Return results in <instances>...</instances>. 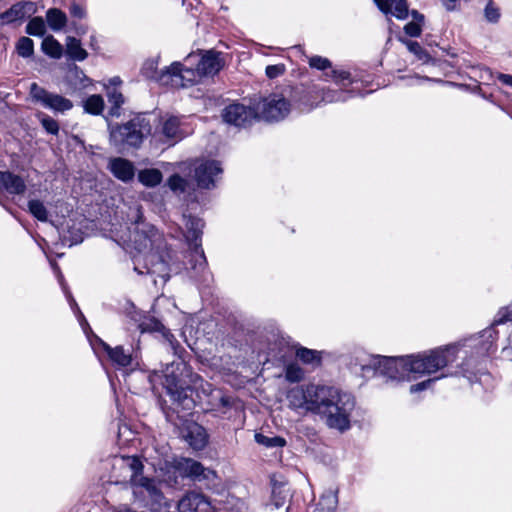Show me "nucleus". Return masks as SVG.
Segmentation results:
<instances>
[{
    "label": "nucleus",
    "mask_w": 512,
    "mask_h": 512,
    "mask_svg": "<svg viewBox=\"0 0 512 512\" xmlns=\"http://www.w3.org/2000/svg\"><path fill=\"white\" fill-rule=\"evenodd\" d=\"M413 80L415 81L416 84H420L423 81H433V79H430L428 77H420V76L413 77Z\"/></svg>",
    "instance_id": "obj_54"
},
{
    "label": "nucleus",
    "mask_w": 512,
    "mask_h": 512,
    "mask_svg": "<svg viewBox=\"0 0 512 512\" xmlns=\"http://www.w3.org/2000/svg\"><path fill=\"white\" fill-rule=\"evenodd\" d=\"M194 179L198 187L211 189L222 174L220 162L216 160L200 159L193 162Z\"/></svg>",
    "instance_id": "obj_9"
},
{
    "label": "nucleus",
    "mask_w": 512,
    "mask_h": 512,
    "mask_svg": "<svg viewBox=\"0 0 512 512\" xmlns=\"http://www.w3.org/2000/svg\"><path fill=\"white\" fill-rule=\"evenodd\" d=\"M53 270L57 273L59 279H61V274L59 272L58 266L55 263H51Z\"/></svg>",
    "instance_id": "obj_55"
},
{
    "label": "nucleus",
    "mask_w": 512,
    "mask_h": 512,
    "mask_svg": "<svg viewBox=\"0 0 512 512\" xmlns=\"http://www.w3.org/2000/svg\"><path fill=\"white\" fill-rule=\"evenodd\" d=\"M157 67H158V61L157 60H154V59H151V60H147L143 67H142V74L147 77V78H150V79H154L156 80L157 82H159L161 85H164L166 86L164 83H162L160 81V76L165 73L169 68L167 67L165 70L161 71L160 73L157 72Z\"/></svg>",
    "instance_id": "obj_32"
},
{
    "label": "nucleus",
    "mask_w": 512,
    "mask_h": 512,
    "mask_svg": "<svg viewBox=\"0 0 512 512\" xmlns=\"http://www.w3.org/2000/svg\"><path fill=\"white\" fill-rule=\"evenodd\" d=\"M36 12L37 4L35 2H18L6 12L0 14V20L4 24H10L31 17Z\"/></svg>",
    "instance_id": "obj_14"
},
{
    "label": "nucleus",
    "mask_w": 512,
    "mask_h": 512,
    "mask_svg": "<svg viewBox=\"0 0 512 512\" xmlns=\"http://www.w3.org/2000/svg\"><path fill=\"white\" fill-rule=\"evenodd\" d=\"M162 376L164 379L162 385L174 400L186 398L189 382H194V380H187L192 377V374L184 361L177 359L168 364L162 371Z\"/></svg>",
    "instance_id": "obj_6"
},
{
    "label": "nucleus",
    "mask_w": 512,
    "mask_h": 512,
    "mask_svg": "<svg viewBox=\"0 0 512 512\" xmlns=\"http://www.w3.org/2000/svg\"><path fill=\"white\" fill-rule=\"evenodd\" d=\"M105 89L108 101L112 104L109 114L111 116L118 117L120 115L119 109L121 105L124 103L123 95L120 91H118L117 88H110L108 86H105Z\"/></svg>",
    "instance_id": "obj_28"
},
{
    "label": "nucleus",
    "mask_w": 512,
    "mask_h": 512,
    "mask_svg": "<svg viewBox=\"0 0 512 512\" xmlns=\"http://www.w3.org/2000/svg\"><path fill=\"white\" fill-rule=\"evenodd\" d=\"M70 14L74 18L83 19L86 16V10L83 6H81L77 3H73L70 6Z\"/></svg>",
    "instance_id": "obj_47"
},
{
    "label": "nucleus",
    "mask_w": 512,
    "mask_h": 512,
    "mask_svg": "<svg viewBox=\"0 0 512 512\" xmlns=\"http://www.w3.org/2000/svg\"><path fill=\"white\" fill-rule=\"evenodd\" d=\"M289 496L288 489L282 484L274 483L272 486L271 502L269 507L278 509L282 507Z\"/></svg>",
    "instance_id": "obj_26"
},
{
    "label": "nucleus",
    "mask_w": 512,
    "mask_h": 512,
    "mask_svg": "<svg viewBox=\"0 0 512 512\" xmlns=\"http://www.w3.org/2000/svg\"><path fill=\"white\" fill-rule=\"evenodd\" d=\"M457 352V345H447L406 356H376L372 359V365L377 372L393 381L411 382L427 377L426 380L410 386V393L414 394L430 389L438 380L437 376L432 375L453 363Z\"/></svg>",
    "instance_id": "obj_2"
},
{
    "label": "nucleus",
    "mask_w": 512,
    "mask_h": 512,
    "mask_svg": "<svg viewBox=\"0 0 512 512\" xmlns=\"http://www.w3.org/2000/svg\"><path fill=\"white\" fill-rule=\"evenodd\" d=\"M66 53L75 61H83L87 58L88 53L82 47L80 40L75 37H67L66 39Z\"/></svg>",
    "instance_id": "obj_23"
},
{
    "label": "nucleus",
    "mask_w": 512,
    "mask_h": 512,
    "mask_svg": "<svg viewBox=\"0 0 512 512\" xmlns=\"http://www.w3.org/2000/svg\"><path fill=\"white\" fill-rule=\"evenodd\" d=\"M255 441L268 448L283 447L286 444L285 439L280 436H266L261 433L255 434Z\"/></svg>",
    "instance_id": "obj_33"
},
{
    "label": "nucleus",
    "mask_w": 512,
    "mask_h": 512,
    "mask_svg": "<svg viewBox=\"0 0 512 512\" xmlns=\"http://www.w3.org/2000/svg\"><path fill=\"white\" fill-rule=\"evenodd\" d=\"M308 63L311 68L317 70H326L328 68H331L330 60L318 55L310 57Z\"/></svg>",
    "instance_id": "obj_43"
},
{
    "label": "nucleus",
    "mask_w": 512,
    "mask_h": 512,
    "mask_svg": "<svg viewBox=\"0 0 512 512\" xmlns=\"http://www.w3.org/2000/svg\"><path fill=\"white\" fill-rule=\"evenodd\" d=\"M42 50L45 54L55 59H59L63 54L62 45L53 36L44 38Z\"/></svg>",
    "instance_id": "obj_30"
},
{
    "label": "nucleus",
    "mask_w": 512,
    "mask_h": 512,
    "mask_svg": "<svg viewBox=\"0 0 512 512\" xmlns=\"http://www.w3.org/2000/svg\"><path fill=\"white\" fill-rule=\"evenodd\" d=\"M31 98L39 102L43 107L52 110L54 113L64 114L73 108V102L56 93H51L46 89L40 87L37 83L30 85Z\"/></svg>",
    "instance_id": "obj_8"
},
{
    "label": "nucleus",
    "mask_w": 512,
    "mask_h": 512,
    "mask_svg": "<svg viewBox=\"0 0 512 512\" xmlns=\"http://www.w3.org/2000/svg\"><path fill=\"white\" fill-rule=\"evenodd\" d=\"M258 117L266 121L284 119L291 110L290 102L281 94H272L256 104Z\"/></svg>",
    "instance_id": "obj_7"
},
{
    "label": "nucleus",
    "mask_w": 512,
    "mask_h": 512,
    "mask_svg": "<svg viewBox=\"0 0 512 512\" xmlns=\"http://www.w3.org/2000/svg\"><path fill=\"white\" fill-rule=\"evenodd\" d=\"M183 222L185 230L183 231V236L190 247H193L195 250L196 264L194 268L198 265L199 267H203L206 263V259L203 251L200 249V243L198 242L200 235L202 233L203 223L200 219L195 217H187L183 216Z\"/></svg>",
    "instance_id": "obj_11"
},
{
    "label": "nucleus",
    "mask_w": 512,
    "mask_h": 512,
    "mask_svg": "<svg viewBox=\"0 0 512 512\" xmlns=\"http://www.w3.org/2000/svg\"><path fill=\"white\" fill-rule=\"evenodd\" d=\"M138 328L142 333L156 331L161 332L163 334V337L169 342L172 348H174V336L168 330L165 329V327L159 320L153 317H146L139 323Z\"/></svg>",
    "instance_id": "obj_22"
},
{
    "label": "nucleus",
    "mask_w": 512,
    "mask_h": 512,
    "mask_svg": "<svg viewBox=\"0 0 512 512\" xmlns=\"http://www.w3.org/2000/svg\"><path fill=\"white\" fill-rule=\"evenodd\" d=\"M168 186L174 192H184L186 188V181L179 175H172L168 179Z\"/></svg>",
    "instance_id": "obj_45"
},
{
    "label": "nucleus",
    "mask_w": 512,
    "mask_h": 512,
    "mask_svg": "<svg viewBox=\"0 0 512 512\" xmlns=\"http://www.w3.org/2000/svg\"><path fill=\"white\" fill-rule=\"evenodd\" d=\"M133 228L129 237L124 239L139 253H144L143 263L146 273L155 275L166 283L170 277L169 261L171 253L167 250L163 235L154 226L143 220L139 206L131 208Z\"/></svg>",
    "instance_id": "obj_3"
},
{
    "label": "nucleus",
    "mask_w": 512,
    "mask_h": 512,
    "mask_svg": "<svg viewBox=\"0 0 512 512\" xmlns=\"http://www.w3.org/2000/svg\"><path fill=\"white\" fill-rule=\"evenodd\" d=\"M162 179L161 171L155 168L143 169L138 173L139 182L146 187H155L161 183Z\"/></svg>",
    "instance_id": "obj_24"
},
{
    "label": "nucleus",
    "mask_w": 512,
    "mask_h": 512,
    "mask_svg": "<svg viewBox=\"0 0 512 512\" xmlns=\"http://www.w3.org/2000/svg\"><path fill=\"white\" fill-rule=\"evenodd\" d=\"M45 30V22L41 17L32 18L26 26V32L33 36H42Z\"/></svg>",
    "instance_id": "obj_36"
},
{
    "label": "nucleus",
    "mask_w": 512,
    "mask_h": 512,
    "mask_svg": "<svg viewBox=\"0 0 512 512\" xmlns=\"http://www.w3.org/2000/svg\"><path fill=\"white\" fill-rule=\"evenodd\" d=\"M322 98L321 101L324 103H333L339 101H346L348 99L347 93L339 90H322L321 91Z\"/></svg>",
    "instance_id": "obj_37"
},
{
    "label": "nucleus",
    "mask_w": 512,
    "mask_h": 512,
    "mask_svg": "<svg viewBox=\"0 0 512 512\" xmlns=\"http://www.w3.org/2000/svg\"><path fill=\"white\" fill-rule=\"evenodd\" d=\"M16 49L20 56L29 57L34 51L33 41L28 37H22L19 39Z\"/></svg>",
    "instance_id": "obj_38"
},
{
    "label": "nucleus",
    "mask_w": 512,
    "mask_h": 512,
    "mask_svg": "<svg viewBox=\"0 0 512 512\" xmlns=\"http://www.w3.org/2000/svg\"><path fill=\"white\" fill-rule=\"evenodd\" d=\"M83 109L91 115H100L105 107L104 99L101 95L93 94L83 101Z\"/></svg>",
    "instance_id": "obj_25"
},
{
    "label": "nucleus",
    "mask_w": 512,
    "mask_h": 512,
    "mask_svg": "<svg viewBox=\"0 0 512 512\" xmlns=\"http://www.w3.org/2000/svg\"><path fill=\"white\" fill-rule=\"evenodd\" d=\"M25 180L10 171H0V191H6L11 195H23L26 192Z\"/></svg>",
    "instance_id": "obj_16"
},
{
    "label": "nucleus",
    "mask_w": 512,
    "mask_h": 512,
    "mask_svg": "<svg viewBox=\"0 0 512 512\" xmlns=\"http://www.w3.org/2000/svg\"><path fill=\"white\" fill-rule=\"evenodd\" d=\"M401 41L407 46L408 50L413 53L419 60L423 62H427L429 60V55L426 53V51L419 45V43L414 41H407L402 40Z\"/></svg>",
    "instance_id": "obj_41"
},
{
    "label": "nucleus",
    "mask_w": 512,
    "mask_h": 512,
    "mask_svg": "<svg viewBox=\"0 0 512 512\" xmlns=\"http://www.w3.org/2000/svg\"><path fill=\"white\" fill-rule=\"evenodd\" d=\"M37 117L42 125V127L45 129L47 133H50L52 135H57L59 132V124L58 122L53 119L51 116L45 114V113H38Z\"/></svg>",
    "instance_id": "obj_35"
},
{
    "label": "nucleus",
    "mask_w": 512,
    "mask_h": 512,
    "mask_svg": "<svg viewBox=\"0 0 512 512\" xmlns=\"http://www.w3.org/2000/svg\"><path fill=\"white\" fill-rule=\"evenodd\" d=\"M497 78L504 85L512 87V75H509V74H499L497 76Z\"/></svg>",
    "instance_id": "obj_48"
},
{
    "label": "nucleus",
    "mask_w": 512,
    "mask_h": 512,
    "mask_svg": "<svg viewBox=\"0 0 512 512\" xmlns=\"http://www.w3.org/2000/svg\"><path fill=\"white\" fill-rule=\"evenodd\" d=\"M158 374L157 373H154L153 375L150 376V381L153 382L154 381V378L157 377Z\"/></svg>",
    "instance_id": "obj_56"
},
{
    "label": "nucleus",
    "mask_w": 512,
    "mask_h": 512,
    "mask_svg": "<svg viewBox=\"0 0 512 512\" xmlns=\"http://www.w3.org/2000/svg\"><path fill=\"white\" fill-rule=\"evenodd\" d=\"M507 321L512 322V302L499 310L497 318L495 319L496 324H502Z\"/></svg>",
    "instance_id": "obj_46"
},
{
    "label": "nucleus",
    "mask_w": 512,
    "mask_h": 512,
    "mask_svg": "<svg viewBox=\"0 0 512 512\" xmlns=\"http://www.w3.org/2000/svg\"><path fill=\"white\" fill-rule=\"evenodd\" d=\"M160 133L163 137V141L176 143L189 132L178 117L169 116L163 120Z\"/></svg>",
    "instance_id": "obj_15"
},
{
    "label": "nucleus",
    "mask_w": 512,
    "mask_h": 512,
    "mask_svg": "<svg viewBox=\"0 0 512 512\" xmlns=\"http://www.w3.org/2000/svg\"><path fill=\"white\" fill-rule=\"evenodd\" d=\"M484 15L487 21L491 23H497L500 19L499 8L494 4L493 1H489L484 9Z\"/></svg>",
    "instance_id": "obj_42"
},
{
    "label": "nucleus",
    "mask_w": 512,
    "mask_h": 512,
    "mask_svg": "<svg viewBox=\"0 0 512 512\" xmlns=\"http://www.w3.org/2000/svg\"><path fill=\"white\" fill-rule=\"evenodd\" d=\"M215 397L217 399H219L222 406L230 405V399L228 397L224 396L223 394H221V392L217 391V395Z\"/></svg>",
    "instance_id": "obj_50"
},
{
    "label": "nucleus",
    "mask_w": 512,
    "mask_h": 512,
    "mask_svg": "<svg viewBox=\"0 0 512 512\" xmlns=\"http://www.w3.org/2000/svg\"><path fill=\"white\" fill-rule=\"evenodd\" d=\"M172 467L174 472L182 478H190L199 482L213 481L216 478V473L213 470L190 458L175 460Z\"/></svg>",
    "instance_id": "obj_10"
},
{
    "label": "nucleus",
    "mask_w": 512,
    "mask_h": 512,
    "mask_svg": "<svg viewBox=\"0 0 512 512\" xmlns=\"http://www.w3.org/2000/svg\"><path fill=\"white\" fill-rule=\"evenodd\" d=\"M319 505L324 512H336L338 507L337 491L329 490L320 498Z\"/></svg>",
    "instance_id": "obj_31"
},
{
    "label": "nucleus",
    "mask_w": 512,
    "mask_h": 512,
    "mask_svg": "<svg viewBox=\"0 0 512 512\" xmlns=\"http://www.w3.org/2000/svg\"><path fill=\"white\" fill-rule=\"evenodd\" d=\"M286 398L291 409L316 414L331 429L344 432L351 427L355 398L338 387L314 383L299 385L291 388Z\"/></svg>",
    "instance_id": "obj_1"
},
{
    "label": "nucleus",
    "mask_w": 512,
    "mask_h": 512,
    "mask_svg": "<svg viewBox=\"0 0 512 512\" xmlns=\"http://www.w3.org/2000/svg\"><path fill=\"white\" fill-rule=\"evenodd\" d=\"M104 350L107 352L109 359L118 367L132 366L133 358L130 353L125 352L122 346L111 348L108 344L102 343Z\"/></svg>",
    "instance_id": "obj_21"
},
{
    "label": "nucleus",
    "mask_w": 512,
    "mask_h": 512,
    "mask_svg": "<svg viewBox=\"0 0 512 512\" xmlns=\"http://www.w3.org/2000/svg\"><path fill=\"white\" fill-rule=\"evenodd\" d=\"M222 117L228 124L245 127L258 118V112L256 106L252 108L242 103H232L224 108Z\"/></svg>",
    "instance_id": "obj_12"
},
{
    "label": "nucleus",
    "mask_w": 512,
    "mask_h": 512,
    "mask_svg": "<svg viewBox=\"0 0 512 512\" xmlns=\"http://www.w3.org/2000/svg\"><path fill=\"white\" fill-rule=\"evenodd\" d=\"M286 72V66L283 63L268 65L265 74L269 79H275L282 76Z\"/></svg>",
    "instance_id": "obj_44"
},
{
    "label": "nucleus",
    "mask_w": 512,
    "mask_h": 512,
    "mask_svg": "<svg viewBox=\"0 0 512 512\" xmlns=\"http://www.w3.org/2000/svg\"><path fill=\"white\" fill-rule=\"evenodd\" d=\"M141 261H142V260L140 259V257H138V256H134V263H135L134 269H135V271H137L139 274H143V273H145L143 270H141V269L139 268V265H140Z\"/></svg>",
    "instance_id": "obj_52"
},
{
    "label": "nucleus",
    "mask_w": 512,
    "mask_h": 512,
    "mask_svg": "<svg viewBox=\"0 0 512 512\" xmlns=\"http://www.w3.org/2000/svg\"><path fill=\"white\" fill-rule=\"evenodd\" d=\"M173 464H174V462H173L170 466H168V465H167L168 472H171V469L173 470V474H174L173 479H171V478L169 477L168 479H165V480H166V481H169V482H170V481H173L174 483H176V482H177V477H178L179 475H178L177 473H175V472H174V469H173V467H172V466H173Z\"/></svg>",
    "instance_id": "obj_53"
},
{
    "label": "nucleus",
    "mask_w": 512,
    "mask_h": 512,
    "mask_svg": "<svg viewBox=\"0 0 512 512\" xmlns=\"http://www.w3.org/2000/svg\"><path fill=\"white\" fill-rule=\"evenodd\" d=\"M151 132V124L146 116L138 115L129 122L111 128L110 139L115 146L137 147Z\"/></svg>",
    "instance_id": "obj_5"
},
{
    "label": "nucleus",
    "mask_w": 512,
    "mask_h": 512,
    "mask_svg": "<svg viewBox=\"0 0 512 512\" xmlns=\"http://www.w3.org/2000/svg\"><path fill=\"white\" fill-rule=\"evenodd\" d=\"M47 23L52 30H61L67 23V17L64 12L57 8H51L46 13Z\"/></svg>",
    "instance_id": "obj_27"
},
{
    "label": "nucleus",
    "mask_w": 512,
    "mask_h": 512,
    "mask_svg": "<svg viewBox=\"0 0 512 512\" xmlns=\"http://www.w3.org/2000/svg\"><path fill=\"white\" fill-rule=\"evenodd\" d=\"M447 10H454L458 0H441Z\"/></svg>",
    "instance_id": "obj_51"
},
{
    "label": "nucleus",
    "mask_w": 512,
    "mask_h": 512,
    "mask_svg": "<svg viewBox=\"0 0 512 512\" xmlns=\"http://www.w3.org/2000/svg\"><path fill=\"white\" fill-rule=\"evenodd\" d=\"M184 438L195 450L203 449L207 443V434L205 429L197 424H193L188 427V431L184 435Z\"/></svg>",
    "instance_id": "obj_20"
},
{
    "label": "nucleus",
    "mask_w": 512,
    "mask_h": 512,
    "mask_svg": "<svg viewBox=\"0 0 512 512\" xmlns=\"http://www.w3.org/2000/svg\"><path fill=\"white\" fill-rule=\"evenodd\" d=\"M179 512H217L209 498L203 493L190 491L177 503Z\"/></svg>",
    "instance_id": "obj_13"
},
{
    "label": "nucleus",
    "mask_w": 512,
    "mask_h": 512,
    "mask_svg": "<svg viewBox=\"0 0 512 512\" xmlns=\"http://www.w3.org/2000/svg\"><path fill=\"white\" fill-rule=\"evenodd\" d=\"M326 76L333 79L338 85L345 86L346 83H351L350 73L345 70L332 69L326 73Z\"/></svg>",
    "instance_id": "obj_40"
},
{
    "label": "nucleus",
    "mask_w": 512,
    "mask_h": 512,
    "mask_svg": "<svg viewBox=\"0 0 512 512\" xmlns=\"http://www.w3.org/2000/svg\"><path fill=\"white\" fill-rule=\"evenodd\" d=\"M285 378L289 382H299L304 378V371L297 364H289L285 370Z\"/></svg>",
    "instance_id": "obj_39"
},
{
    "label": "nucleus",
    "mask_w": 512,
    "mask_h": 512,
    "mask_svg": "<svg viewBox=\"0 0 512 512\" xmlns=\"http://www.w3.org/2000/svg\"><path fill=\"white\" fill-rule=\"evenodd\" d=\"M412 21L405 25L404 31L410 37H419L422 32V26L424 23V15L417 11H412Z\"/></svg>",
    "instance_id": "obj_29"
},
{
    "label": "nucleus",
    "mask_w": 512,
    "mask_h": 512,
    "mask_svg": "<svg viewBox=\"0 0 512 512\" xmlns=\"http://www.w3.org/2000/svg\"><path fill=\"white\" fill-rule=\"evenodd\" d=\"M35 188V185L32 186ZM36 189L28 193L27 211L38 221L47 222L49 220V211L43 200L37 197Z\"/></svg>",
    "instance_id": "obj_19"
},
{
    "label": "nucleus",
    "mask_w": 512,
    "mask_h": 512,
    "mask_svg": "<svg viewBox=\"0 0 512 512\" xmlns=\"http://www.w3.org/2000/svg\"><path fill=\"white\" fill-rule=\"evenodd\" d=\"M379 10L386 16L391 15L399 20H404L409 14L406 0H373Z\"/></svg>",
    "instance_id": "obj_18"
},
{
    "label": "nucleus",
    "mask_w": 512,
    "mask_h": 512,
    "mask_svg": "<svg viewBox=\"0 0 512 512\" xmlns=\"http://www.w3.org/2000/svg\"><path fill=\"white\" fill-rule=\"evenodd\" d=\"M223 67L219 52L206 51L199 57L190 53L184 62H173L170 68L160 76V81L171 88H186L198 84L203 77L214 76Z\"/></svg>",
    "instance_id": "obj_4"
},
{
    "label": "nucleus",
    "mask_w": 512,
    "mask_h": 512,
    "mask_svg": "<svg viewBox=\"0 0 512 512\" xmlns=\"http://www.w3.org/2000/svg\"><path fill=\"white\" fill-rule=\"evenodd\" d=\"M108 169L115 178L124 183L132 181L135 176L134 164L121 157L110 159Z\"/></svg>",
    "instance_id": "obj_17"
},
{
    "label": "nucleus",
    "mask_w": 512,
    "mask_h": 512,
    "mask_svg": "<svg viewBox=\"0 0 512 512\" xmlns=\"http://www.w3.org/2000/svg\"><path fill=\"white\" fill-rule=\"evenodd\" d=\"M121 83H122V81H121V79L119 77H112V78L109 79L108 85L105 84L104 87L108 86L110 88H116Z\"/></svg>",
    "instance_id": "obj_49"
},
{
    "label": "nucleus",
    "mask_w": 512,
    "mask_h": 512,
    "mask_svg": "<svg viewBox=\"0 0 512 512\" xmlns=\"http://www.w3.org/2000/svg\"><path fill=\"white\" fill-rule=\"evenodd\" d=\"M296 356L306 364H318L321 360L320 352L303 347L297 349Z\"/></svg>",
    "instance_id": "obj_34"
}]
</instances>
